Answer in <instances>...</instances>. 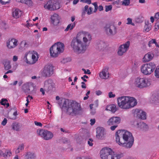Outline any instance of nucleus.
Segmentation results:
<instances>
[{
    "instance_id": "obj_1",
    "label": "nucleus",
    "mask_w": 159,
    "mask_h": 159,
    "mask_svg": "<svg viewBox=\"0 0 159 159\" xmlns=\"http://www.w3.org/2000/svg\"><path fill=\"white\" fill-rule=\"evenodd\" d=\"M91 39V36L88 32H79L76 38L72 39L71 46L74 52L78 53H83L86 49L87 42Z\"/></svg>"
},
{
    "instance_id": "obj_2",
    "label": "nucleus",
    "mask_w": 159,
    "mask_h": 159,
    "mask_svg": "<svg viewBox=\"0 0 159 159\" xmlns=\"http://www.w3.org/2000/svg\"><path fill=\"white\" fill-rule=\"evenodd\" d=\"M116 141L120 146L130 148L133 144L134 138L130 132L118 130L116 133Z\"/></svg>"
},
{
    "instance_id": "obj_3",
    "label": "nucleus",
    "mask_w": 159,
    "mask_h": 159,
    "mask_svg": "<svg viewBox=\"0 0 159 159\" xmlns=\"http://www.w3.org/2000/svg\"><path fill=\"white\" fill-rule=\"evenodd\" d=\"M118 106L124 109L131 108L136 106L137 103L136 100L134 98L128 96H122L117 98Z\"/></svg>"
},
{
    "instance_id": "obj_4",
    "label": "nucleus",
    "mask_w": 159,
    "mask_h": 159,
    "mask_svg": "<svg viewBox=\"0 0 159 159\" xmlns=\"http://www.w3.org/2000/svg\"><path fill=\"white\" fill-rule=\"evenodd\" d=\"M63 106L66 108L67 112L69 115H76L79 114L81 111V108L80 105L75 101H69L65 100Z\"/></svg>"
},
{
    "instance_id": "obj_5",
    "label": "nucleus",
    "mask_w": 159,
    "mask_h": 159,
    "mask_svg": "<svg viewBox=\"0 0 159 159\" xmlns=\"http://www.w3.org/2000/svg\"><path fill=\"white\" fill-rule=\"evenodd\" d=\"M64 48V45L61 43L57 42L55 43L50 49L51 56L53 57H57L59 54L63 51Z\"/></svg>"
},
{
    "instance_id": "obj_6",
    "label": "nucleus",
    "mask_w": 159,
    "mask_h": 159,
    "mask_svg": "<svg viewBox=\"0 0 159 159\" xmlns=\"http://www.w3.org/2000/svg\"><path fill=\"white\" fill-rule=\"evenodd\" d=\"M156 67V65L154 62H149L142 65L141 71L144 75H149L153 72Z\"/></svg>"
},
{
    "instance_id": "obj_7",
    "label": "nucleus",
    "mask_w": 159,
    "mask_h": 159,
    "mask_svg": "<svg viewBox=\"0 0 159 159\" xmlns=\"http://www.w3.org/2000/svg\"><path fill=\"white\" fill-rule=\"evenodd\" d=\"M134 84L138 88H143L149 86L151 82L148 78L138 77L135 80Z\"/></svg>"
},
{
    "instance_id": "obj_8",
    "label": "nucleus",
    "mask_w": 159,
    "mask_h": 159,
    "mask_svg": "<svg viewBox=\"0 0 159 159\" xmlns=\"http://www.w3.org/2000/svg\"><path fill=\"white\" fill-rule=\"evenodd\" d=\"M46 9L52 11L58 9L60 8L59 2L53 0H50L44 6Z\"/></svg>"
},
{
    "instance_id": "obj_9",
    "label": "nucleus",
    "mask_w": 159,
    "mask_h": 159,
    "mask_svg": "<svg viewBox=\"0 0 159 159\" xmlns=\"http://www.w3.org/2000/svg\"><path fill=\"white\" fill-rule=\"evenodd\" d=\"M37 132L38 135L46 140L50 139L53 137L52 133L47 130L43 129H38Z\"/></svg>"
},
{
    "instance_id": "obj_10",
    "label": "nucleus",
    "mask_w": 159,
    "mask_h": 159,
    "mask_svg": "<svg viewBox=\"0 0 159 159\" xmlns=\"http://www.w3.org/2000/svg\"><path fill=\"white\" fill-rule=\"evenodd\" d=\"M53 67L50 65H47L44 67L42 72L43 76L45 77H50L53 74Z\"/></svg>"
},
{
    "instance_id": "obj_11",
    "label": "nucleus",
    "mask_w": 159,
    "mask_h": 159,
    "mask_svg": "<svg viewBox=\"0 0 159 159\" xmlns=\"http://www.w3.org/2000/svg\"><path fill=\"white\" fill-rule=\"evenodd\" d=\"M104 29L105 32L108 35H113L116 33V28L114 25H106Z\"/></svg>"
},
{
    "instance_id": "obj_12",
    "label": "nucleus",
    "mask_w": 159,
    "mask_h": 159,
    "mask_svg": "<svg viewBox=\"0 0 159 159\" xmlns=\"http://www.w3.org/2000/svg\"><path fill=\"white\" fill-rule=\"evenodd\" d=\"M130 42L127 41L124 44L121 45L119 48L118 54L119 55L121 56L125 52L129 49L130 45Z\"/></svg>"
},
{
    "instance_id": "obj_13",
    "label": "nucleus",
    "mask_w": 159,
    "mask_h": 159,
    "mask_svg": "<svg viewBox=\"0 0 159 159\" xmlns=\"http://www.w3.org/2000/svg\"><path fill=\"white\" fill-rule=\"evenodd\" d=\"M121 121L120 117L117 116H113L110 118L107 122L109 125H116L119 124Z\"/></svg>"
},
{
    "instance_id": "obj_14",
    "label": "nucleus",
    "mask_w": 159,
    "mask_h": 159,
    "mask_svg": "<svg viewBox=\"0 0 159 159\" xmlns=\"http://www.w3.org/2000/svg\"><path fill=\"white\" fill-rule=\"evenodd\" d=\"M18 40L14 39H9L7 42V46L9 49L14 48L16 47L18 44Z\"/></svg>"
},
{
    "instance_id": "obj_15",
    "label": "nucleus",
    "mask_w": 159,
    "mask_h": 159,
    "mask_svg": "<svg viewBox=\"0 0 159 159\" xmlns=\"http://www.w3.org/2000/svg\"><path fill=\"white\" fill-rule=\"evenodd\" d=\"M54 86V84L51 80H47L44 82V88L48 91L52 90Z\"/></svg>"
},
{
    "instance_id": "obj_16",
    "label": "nucleus",
    "mask_w": 159,
    "mask_h": 159,
    "mask_svg": "<svg viewBox=\"0 0 159 159\" xmlns=\"http://www.w3.org/2000/svg\"><path fill=\"white\" fill-rule=\"evenodd\" d=\"M112 152V150L110 148H106L102 149L101 151L100 157L102 159H106L109 153Z\"/></svg>"
},
{
    "instance_id": "obj_17",
    "label": "nucleus",
    "mask_w": 159,
    "mask_h": 159,
    "mask_svg": "<svg viewBox=\"0 0 159 159\" xmlns=\"http://www.w3.org/2000/svg\"><path fill=\"white\" fill-rule=\"evenodd\" d=\"M108 68H105L103 69L99 74L100 78L103 79H107L109 77V73L108 72Z\"/></svg>"
},
{
    "instance_id": "obj_18",
    "label": "nucleus",
    "mask_w": 159,
    "mask_h": 159,
    "mask_svg": "<svg viewBox=\"0 0 159 159\" xmlns=\"http://www.w3.org/2000/svg\"><path fill=\"white\" fill-rule=\"evenodd\" d=\"M123 157L122 153H115L112 151V152L109 153L106 159H120Z\"/></svg>"
},
{
    "instance_id": "obj_19",
    "label": "nucleus",
    "mask_w": 159,
    "mask_h": 159,
    "mask_svg": "<svg viewBox=\"0 0 159 159\" xmlns=\"http://www.w3.org/2000/svg\"><path fill=\"white\" fill-rule=\"evenodd\" d=\"M52 23L54 25H57L59 23L60 17L59 15L56 13L54 14L51 17Z\"/></svg>"
},
{
    "instance_id": "obj_20",
    "label": "nucleus",
    "mask_w": 159,
    "mask_h": 159,
    "mask_svg": "<svg viewBox=\"0 0 159 159\" xmlns=\"http://www.w3.org/2000/svg\"><path fill=\"white\" fill-rule=\"evenodd\" d=\"M96 137L99 139H102L104 135V130L103 128L98 127L96 128Z\"/></svg>"
},
{
    "instance_id": "obj_21",
    "label": "nucleus",
    "mask_w": 159,
    "mask_h": 159,
    "mask_svg": "<svg viewBox=\"0 0 159 159\" xmlns=\"http://www.w3.org/2000/svg\"><path fill=\"white\" fill-rule=\"evenodd\" d=\"M38 58L39 54L38 53L35 51H32L31 57V60H32V61H31V64L35 63L37 61Z\"/></svg>"
},
{
    "instance_id": "obj_22",
    "label": "nucleus",
    "mask_w": 159,
    "mask_h": 159,
    "mask_svg": "<svg viewBox=\"0 0 159 159\" xmlns=\"http://www.w3.org/2000/svg\"><path fill=\"white\" fill-rule=\"evenodd\" d=\"M25 159H36V156L34 153L30 152H26Z\"/></svg>"
},
{
    "instance_id": "obj_23",
    "label": "nucleus",
    "mask_w": 159,
    "mask_h": 159,
    "mask_svg": "<svg viewBox=\"0 0 159 159\" xmlns=\"http://www.w3.org/2000/svg\"><path fill=\"white\" fill-rule=\"evenodd\" d=\"M32 52L31 51H29L25 54L24 57V59H25L26 62L27 63L31 64V60L32 57Z\"/></svg>"
},
{
    "instance_id": "obj_24",
    "label": "nucleus",
    "mask_w": 159,
    "mask_h": 159,
    "mask_svg": "<svg viewBox=\"0 0 159 159\" xmlns=\"http://www.w3.org/2000/svg\"><path fill=\"white\" fill-rule=\"evenodd\" d=\"M117 108L116 105L112 104L107 106L106 109L111 111L112 113H115L117 110Z\"/></svg>"
},
{
    "instance_id": "obj_25",
    "label": "nucleus",
    "mask_w": 159,
    "mask_h": 159,
    "mask_svg": "<svg viewBox=\"0 0 159 159\" xmlns=\"http://www.w3.org/2000/svg\"><path fill=\"white\" fill-rule=\"evenodd\" d=\"M21 15V12L19 9H17L13 11L12 13V16L15 18H19Z\"/></svg>"
},
{
    "instance_id": "obj_26",
    "label": "nucleus",
    "mask_w": 159,
    "mask_h": 159,
    "mask_svg": "<svg viewBox=\"0 0 159 159\" xmlns=\"http://www.w3.org/2000/svg\"><path fill=\"white\" fill-rule=\"evenodd\" d=\"M153 57V55L150 53L145 54L143 57V61L144 62H147L151 61Z\"/></svg>"
},
{
    "instance_id": "obj_27",
    "label": "nucleus",
    "mask_w": 159,
    "mask_h": 159,
    "mask_svg": "<svg viewBox=\"0 0 159 159\" xmlns=\"http://www.w3.org/2000/svg\"><path fill=\"white\" fill-rule=\"evenodd\" d=\"M138 114H137L138 117L141 119L144 120L146 119V113L141 110L138 111Z\"/></svg>"
},
{
    "instance_id": "obj_28",
    "label": "nucleus",
    "mask_w": 159,
    "mask_h": 159,
    "mask_svg": "<svg viewBox=\"0 0 159 159\" xmlns=\"http://www.w3.org/2000/svg\"><path fill=\"white\" fill-rule=\"evenodd\" d=\"M22 89L25 93H29L30 90L29 85L28 84H25L22 87Z\"/></svg>"
},
{
    "instance_id": "obj_29",
    "label": "nucleus",
    "mask_w": 159,
    "mask_h": 159,
    "mask_svg": "<svg viewBox=\"0 0 159 159\" xmlns=\"http://www.w3.org/2000/svg\"><path fill=\"white\" fill-rule=\"evenodd\" d=\"M17 1L18 2L25 3L29 6H32L33 3L31 0H17Z\"/></svg>"
},
{
    "instance_id": "obj_30",
    "label": "nucleus",
    "mask_w": 159,
    "mask_h": 159,
    "mask_svg": "<svg viewBox=\"0 0 159 159\" xmlns=\"http://www.w3.org/2000/svg\"><path fill=\"white\" fill-rule=\"evenodd\" d=\"M5 69L6 70H8L11 68L10 62L9 61L5 60L3 63Z\"/></svg>"
},
{
    "instance_id": "obj_31",
    "label": "nucleus",
    "mask_w": 159,
    "mask_h": 159,
    "mask_svg": "<svg viewBox=\"0 0 159 159\" xmlns=\"http://www.w3.org/2000/svg\"><path fill=\"white\" fill-rule=\"evenodd\" d=\"M75 22L69 24L67 26L65 30V31H68L69 30H72L75 27Z\"/></svg>"
},
{
    "instance_id": "obj_32",
    "label": "nucleus",
    "mask_w": 159,
    "mask_h": 159,
    "mask_svg": "<svg viewBox=\"0 0 159 159\" xmlns=\"http://www.w3.org/2000/svg\"><path fill=\"white\" fill-rule=\"evenodd\" d=\"M151 24L149 23L146 24L144 26L143 30L145 32H148L151 30Z\"/></svg>"
},
{
    "instance_id": "obj_33",
    "label": "nucleus",
    "mask_w": 159,
    "mask_h": 159,
    "mask_svg": "<svg viewBox=\"0 0 159 159\" xmlns=\"http://www.w3.org/2000/svg\"><path fill=\"white\" fill-rule=\"evenodd\" d=\"M24 145L23 144L20 145L18 148L16 150V153L17 154L19 153L20 152L22 151L24 149Z\"/></svg>"
},
{
    "instance_id": "obj_34",
    "label": "nucleus",
    "mask_w": 159,
    "mask_h": 159,
    "mask_svg": "<svg viewBox=\"0 0 159 159\" xmlns=\"http://www.w3.org/2000/svg\"><path fill=\"white\" fill-rule=\"evenodd\" d=\"M137 125L138 127L140 128L141 129H143L144 128H147V125L143 122H140L138 123Z\"/></svg>"
},
{
    "instance_id": "obj_35",
    "label": "nucleus",
    "mask_w": 159,
    "mask_h": 159,
    "mask_svg": "<svg viewBox=\"0 0 159 159\" xmlns=\"http://www.w3.org/2000/svg\"><path fill=\"white\" fill-rule=\"evenodd\" d=\"M154 96H152V97L151 99L152 100V103H156L157 102H159V93L158 95L154 97Z\"/></svg>"
},
{
    "instance_id": "obj_36",
    "label": "nucleus",
    "mask_w": 159,
    "mask_h": 159,
    "mask_svg": "<svg viewBox=\"0 0 159 159\" xmlns=\"http://www.w3.org/2000/svg\"><path fill=\"white\" fill-rule=\"evenodd\" d=\"M11 155V152L9 150H7L5 153H4L3 157L6 158L10 157Z\"/></svg>"
},
{
    "instance_id": "obj_37",
    "label": "nucleus",
    "mask_w": 159,
    "mask_h": 159,
    "mask_svg": "<svg viewBox=\"0 0 159 159\" xmlns=\"http://www.w3.org/2000/svg\"><path fill=\"white\" fill-rule=\"evenodd\" d=\"M154 75L156 78H159V66L155 69Z\"/></svg>"
},
{
    "instance_id": "obj_38",
    "label": "nucleus",
    "mask_w": 159,
    "mask_h": 159,
    "mask_svg": "<svg viewBox=\"0 0 159 159\" xmlns=\"http://www.w3.org/2000/svg\"><path fill=\"white\" fill-rule=\"evenodd\" d=\"M12 128L14 130L18 131L19 129V126L18 124L15 123L13 124Z\"/></svg>"
},
{
    "instance_id": "obj_39",
    "label": "nucleus",
    "mask_w": 159,
    "mask_h": 159,
    "mask_svg": "<svg viewBox=\"0 0 159 159\" xmlns=\"http://www.w3.org/2000/svg\"><path fill=\"white\" fill-rule=\"evenodd\" d=\"M130 3V0H124L122 2V5L125 6H128L129 4Z\"/></svg>"
},
{
    "instance_id": "obj_40",
    "label": "nucleus",
    "mask_w": 159,
    "mask_h": 159,
    "mask_svg": "<svg viewBox=\"0 0 159 159\" xmlns=\"http://www.w3.org/2000/svg\"><path fill=\"white\" fill-rule=\"evenodd\" d=\"M127 22L126 24L128 25H131L133 26L134 25V24L132 22V19L129 18L127 19Z\"/></svg>"
},
{
    "instance_id": "obj_41",
    "label": "nucleus",
    "mask_w": 159,
    "mask_h": 159,
    "mask_svg": "<svg viewBox=\"0 0 159 159\" xmlns=\"http://www.w3.org/2000/svg\"><path fill=\"white\" fill-rule=\"evenodd\" d=\"M112 7L111 5H108L105 6V11L107 12L111 10Z\"/></svg>"
},
{
    "instance_id": "obj_42",
    "label": "nucleus",
    "mask_w": 159,
    "mask_h": 159,
    "mask_svg": "<svg viewBox=\"0 0 159 159\" xmlns=\"http://www.w3.org/2000/svg\"><path fill=\"white\" fill-rule=\"evenodd\" d=\"M17 111H16L13 113V116L12 117H10V118L12 120H15L16 118V116L18 115Z\"/></svg>"
},
{
    "instance_id": "obj_43",
    "label": "nucleus",
    "mask_w": 159,
    "mask_h": 159,
    "mask_svg": "<svg viewBox=\"0 0 159 159\" xmlns=\"http://www.w3.org/2000/svg\"><path fill=\"white\" fill-rule=\"evenodd\" d=\"M10 0H0V3L2 5H5L9 3Z\"/></svg>"
},
{
    "instance_id": "obj_44",
    "label": "nucleus",
    "mask_w": 159,
    "mask_h": 159,
    "mask_svg": "<svg viewBox=\"0 0 159 159\" xmlns=\"http://www.w3.org/2000/svg\"><path fill=\"white\" fill-rule=\"evenodd\" d=\"M7 102V99H2L1 100V101L0 102L1 105L4 106H5L6 104V102Z\"/></svg>"
},
{
    "instance_id": "obj_45",
    "label": "nucleus",
    "mask_w": 159,
    "mask_h": 159,
    "mask_svg": "<svg viewBox=\"0 0 159 159\" xmlns=\"http://www.w3.org/2000/svg\"><path fill=\"white\" fill-rule=\"evenodd\" d=\"M20 45L21 47L24 48L27 45V42L25 41H22L20 43Z\"/></svg>"
},
{
    "instance_id": "obj_46",
    "label": "nucleus",
    "mask_w": 159,
    "mask_h": 159,
    "mask_svg": "<svg viewBox=\"0 0 159 159\" xmlns=\"http://www.w3.org/2000/svg\"><path fill=\"white\" fill-rule=\"evenodd\" d=\"M156 40L155 39H152L148 43V46L150 47L151 46V44L153 43H156Z\"/></svg>"
},
{
    "instance_id": "obj_47",
    "label": "nucleus",
    "mask_w": 159,
    "mask_h": 159,
    "mask_svg": "<svg viewBox=\"0 0 159 159\" xmlns=\"http://www.w3.org/2000/svg\"><path fill=\"white\" fill-rule=\"evenodd\" d=\"M82 70L84 72V73L85 74H88L89 75L91 73L90 70L89 69H87V71H86V70L84 68H82Z\"/></svg>"
},
{
    "instance_id": "obj_48",
    "label": "nucleus",
    "mask_w": 159,
    "mask_h": 159,
    "mask_svg": "<svg viewBox=\"0 0 159 159\" xmlns=\"http://www.w3.org/2000/svg\"><path fill=\"white\" fill-rule=\"evenodd\" d=\"M7 122V120L6 118H4L3 120L2 121L1 124L2 125L5 126Z\"/></svg>"
},
{
    "instance_id": "obj_49",
    "label": "nucleus",
    "mask_w": 159,
    "mask_h": 159,
    "mask_svg": "<svg viewBox=\"0 0 159 159\" xmlns=\"http://www.w3.org/2000/svg\"><path fill=\"white\" fill-rule=\"evenodd\" d=\"M108 96L110 98H114L115 96V95L113 94L112 92H111L109 93Z\"/></svg>"
},
{
    "instance_id": "obj_50",
    "label": "nucleus",
    "mask_w": 159,
    "mask_h": 159,
    "mask_svg": "<svg viewBox=\"0 0 159 159\" xmlns=\"http://www.w3.org/2000/svg\"><path fill=\"white\" fill-rule=\"evenodd\" d=\"M93 141V140L92 139H89V140L88 141V144L91 146H92L93 145V143H92V141Z\"/></svg>"
},
{
    "instance_id": "obj_51",
    "label": "nucleus",
    "mask_w": 159,
    "mask_h": 159,
    "mask_svg": "<svg viewBox=\"0 0 159 159\" xmlns=\"http://www.w3.org/2000/svg\"><path fill=\"white\" fill-rule=\"evenodd\" d=\"M156 27L155 28V30L156 31L159 28V20L156 24Z\"/></svg>"
},
{
    "instance_id": "obj_52",
    "label": "nucleus",
    "mask_w": 159,
    "mask_h": 159,
    "mask_svg": "<svg viewBox=\"0 0 159 159\" xmlns=\"http://www.w3.org/2000/svg\"><path fill=\"white\" fill-rule=\"evenodd\" d=\"M90 124L91 125H93L95 122V120L94 119H91L90 120Z\"/></svg>"
},
{
    "instance_id": "obj_53",
    "label": "nucleus",
    "mask_w": 159,
    "mask_h": 159,
    "mask_svg": "<svg viewBox=\"0 0 159 159\" xmlns=\"http://www.w3.org/2000/svg\"><path fill=\"white\" fill-rule=\"evenodd\" d=\"M114 125L110 127V129L112 130H114L118 126V125Z\"/></svg>"
},
{
    "instance_id": "obj_54",
    "label": "nucleus",
    "mask_w": 159,
    "mask_h": 159,
    "mask_svg": "<svg viewBox=\"0 0 159 159\" xmlns=\"http://www.w3.org/2000/svg\"><path fill=\"white\" fill-rule=\"evenodd\" d=\"M34 124L35 125H36L37 126H39L41 127L42 125L41 123L39 122H38L36 121H34Z\"/></svg>"
},
{
    "instance_id": "obj_55",
    "label": "nucleus",
    "mask_w": 159,
    "mask_h": 159,
    "mask_svg": "<svg viewBox=\"0 0 159 159\" xmlns=\"http://www.w3.org/2000/svg\"><path fill=\"white\" fill-rule=\"evenodd\" d=\"M154 18L157 20L159 19V12H157L155 14Z\"/></svg>"
},
{
    "instance_id": "obj_56",
    "label": "nucleus",
    "mask_w": 159,
    "mask_h": 159,
    "mask_svg": "<svg viewBox=\"0 0 159 159\" xmlns=\"http://www.w3.org/2000/svg\"><path fill=\"white\" fill-rule=\"evenodd\" d=\"M81 84H82L81 85V87L83 89H85L86 87L85 83L84 82H82Z\"/></svg>"
},
{
    "instance_id": "obj_57",
    "label": "nucleus",
    "mask_w": 159,
    "mask_h": 159,
    "mask_svg": "<svg viewBox=\"0 0 159 159\" xmlns=\"http://www.w3.org/2000/svg\"><path fill=\"white\" fill-rule=\"evenodd\" d=\"M92 8L90 7L89 9L87 12V14L88 15H90L92 13Z\"/></svg>"
},
{
    "instance_id": "obj_58",
    "label": "nucleus",
    "mask_w": 159,
    "mask_h": 159,
    "mask_svg": "<svg viewBox=\"0 0 159 159\" xmlns=\"http://www.w3.org/2000/svg\"><path fill=\"white\" fill-rule=\"evenodd\" d=\"M102 93V92L100 90H98L96 92V94L97 95L99 96L101 95Z\"/></svg>"
},
{
    "instance_id": "obj_59",
    "label": "nucleus",
    "mask_w": 159,
    "mask_h": 159,
    "mask_svg": "<svg viewBox=\"0 0 159 159\" xmlns=\"http://www.w3.org/2000/svg\"><path fill=\"white\" fill-rule=\"evenodd\" d=\"M84 2L87 3L89 4H90L91 3V0H84Z\"/></svg>"
},
{
    "instance_id": "obj_60",
    "label": "nucleus",
    "mask_w": 159,
    "mask_h": 159,
    "mask_svg": "<svg viewBox=\"0 0 159 159\" xmlns=\"http://www.w3.org/2000/svg\"><path fill=\"white\" fill-rule=\"evenodd\" d=\"M18 59L17 57L16 56H13V60L14 61H16Z\"/></svg>"
},
{
    "instance_id": "obj_61",
    "label": "nucleus",
    "mask_w": 159,
    "mask_h": 159,
    "mask_svg": "<svg viewBox=\"0 0 159 159\" xmlns=\"http://www.w3.org/2000/svg\"><path fill=\"white\" fill-rule=\"evenodd\" d=\"M40 91L42 92V94L43 95H44L45 94V92L44 91V89L43 88H41L40 89Z\"/></svg>"
},
{
    "instance_id": "obj_62",
    "label": "nucleus",
    "mask_w": 159,
    "mask_h": 159,
    "mask_svg": "<svg viewBox=\"0 0 159 159\" xmlns=\"http://www.w3.org/2000/svg\"><path fill=\"white\" fill-rule=\"evenodd\" d=\"M98 10L101 11L103 10V7L102 5H100L98 7Z\"/></svg>"
},
{
    "instance_id": "obj_63",
    "label": "nucleus",
    "mask_w": 159,
    "mask_h": 159,
    "mask_svg": "<svg viewBox=\"0 0 159 159\" xmlns=\"http://www.w3.org/2000/svg\"><path fill=\"white\" fill-rule=\"evenodd\" d=\"M89 6L88 5H86L84 7V11H88V9Z\"/></svg>"
},
{
    "instance_id": "obj_64",
    "label": "nucleus",
    "mask_w": 159,
    "mask_h": 159,
    "mask_svg": "<svg viewBox=\"0 0 159 159\" xmlns=\"http://www.w3.org/2000/svg\"><path fill=\"white\" fill-rule=\"evenodd\" d=\"M92 4L94 6V7H98V6L97 4V2H95L93 3Z\"/></svg>"
}]
</instances>
